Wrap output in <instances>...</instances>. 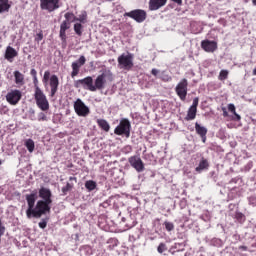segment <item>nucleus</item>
<instances>
[{"instance_id": "nucleus-27", "label": "nucleus", "mask_w": 256, "mask_h": 256, "mask_svg": "<svg viewBox=\"0 0 256 256\" xmlns=\"http://www.w3.org/2000/svg\"><path fill=\"white\" fill-rule=\"evenodd\" d=\"M65 19L64 22H67V23H73L75 21H77V16H75V14L71 13V12H67L65 15H64Z\"/></svg>"}, {"instance_id": "nucleus-13", "label": "nucleus", "mask_w": 256, "mask_h": 256, "mask_svg": "<svg viewBox=\"0 0 256 256\" xmlns=\"http://www.w3.org/2000/svg\"><path fill=\"white\" fill-rule=\"evenodd\" d=\"M21 97H23V94L20 90H11L6 95V101L9 105H17L21 101Z\"/></svg>"}, {"instance_id": "nucleus-15", "label": "nucleus", "mask_w": 256, "mask_h": 256, "mask_svg": "<svg viewBox=\"0 0 256 256\" xmlns=\"http://www.w3.org/2000/svg\"><path fill=\"white\" fill-rule=\"evenodd\" d=\"M201 48L206 51V53H215V51H217V42L211 40H203L201 42Z\"/></svg>"}, {"instance_id": "nucleus-20", "label": "nucleus", "mask_w": 256, "mask_h": 256, "mask_svg": "<svg viewBox=\"0 0 256 256\" xmlns=\"http://www.w3.org/2000/svg\"><path fill=\"white\" fill-rule=\"evenodd\" d=\"M96 123L98 127L102 129V131H105V133H109V131L111 130V125H109V122H107V120L105 119H98Z\"/></svg>"}, {"instance_id": "nucleus-46", "label": "nucleus", "mask_w": 256, "mask_h": 256, "mask_svg": "<svg viewBox=\"0 0 256 256\" xmlns=\"http://www.w3.org/2000/svg\"><path fill=\"white\" fill-rule=\"evenodd\" d=\"M151 73L154 75V77H157V75H159V70L157 69H152Z\"/></svg>"}, {"instance_id": "nucleus-43", "label": "nucleus", "mask_w": 256, "mask_h": 256, "mask_svg": "<svg viewBox=\"0 0 256 256\" xmlns=\"http://www.w3.org/2000/svg\"><path fill=\"white\" fill-rule=\"evenodd\" d=\"M38 225L40 229H45V227H47V221L43 220L42 222H39Z\"/></svg>"}, {"instance_id": "nucleus-50", "label": "nucleus", "mask_w": 256, "mask_h": 256, "mask_svg": "<svg viewBox=\"0 0 256 256\" xmlns=\"http://www.w3.org/2000/svg\"><path fill=\"white\" fill-rule=\"evenodd\" d=\"M239 249H241L242 251H247V246H240Z\"/></svg>"}, {"instance_id": "nucleus-8", "label": "nucleus", "mask_w": 256, "mask_h": 256, "mask_svg": "<svg viewBox=\"0 0 256 256\" xmlns=\"http://www.w3.org/2000/svg\"><path fill=\"white\" fill-rule=\"evenodd\" d=\"M124 17H130V19H133L136 23H143V21L147 19V12L145 10L136 9L126 12Z\"/></svg>"}, {"instance_id": "nucleus-48", "label": "nucleus", "mask_w": 256, "mask_h": 256, "mask_svg": "<svg viewBox=\"0 0 256 256\" xmlns=\"http://www.w3.org/2000/svg\"><path fill=\"white\" fill-rule=\"evenodd\" d=\"M173 3H176L177 5H183V0H172Z\"/></svg>"}, {"instance_id": "nucleus-53", "label": "nucleus", "mask_w": 256, "mask_h": 256, "mask_svg": "<svg viewBox=\"0 0 256 256\" xmlns=\"http://www.w3.org/2000/svg\"><path fill=\"white\" fill-rule=\"evenodd\" d=\"M253 75H256V67L253 69Z\"/></svg>"}, {"instance_id": "nucleus-36", "label": "nucleus", "mask_w": 256, "mask_h": 256, "mask_svg": "<svg viewBox=\"0 0 256 256\" xmlns=\"http://www.w3.org/2000/svg\"><path fill=\"white\" fill-rule=\"evenodd\" d=\"M160 79L162 81L169 82V81H171L172 78H171V76H169V74H165V72H162Z\"/></svg>"}, {"instance_id": "nucleus-18", "label": "nucleus", "mask_w": 256, "mask_h": 256, "mask_svg": "<svg viewBox=\"0 0 256 256\" xmlns=\"http://www.w3.org/2000/svg\"><path fill=\"white\" fill-rule=\"evenodd\" d=\"M18 56H19V52H17L15 48L11 46L6 47L5 54H4V59H6V61H9V63H13V59H15V57H18Z\"/></svg>"}, {"instance_id": "nucleus-49", "label": "nucleus", "mask_w": 256, "mask_h": 256, "mask_svg": "<svg viewBox=\"0 0 256 256\" xmlns=\"http://www.w3.org/2000/svg\"><path fill=\"white\" fill-rule=\"evenodd\" d=\"M201 137V139H202V141H203V143H205V141H207V135H202V136H200Z\"/></svg>"}, {"instance_id": "nucleus-31", "label": "nucleus", "mask_w": 256, "mask_h": 256, "mask_svg": "<svg viewBox=\"0 0 256 256\" xmlns=\"http://www.w3.org/2000/svg\"><path fill=\"white\" fill-rule=\"evenodd\" d=\"M76 21H79V23H85L87 21V12L83 11L79 17H76Z\"/></svg>"}, {"instance_id": "nucleus-47", "label": "nucleus", "mask_w": 256, "mask_h": 256, "mask_svg": "<svg viewBox=\"0 0 256 256\" xmlns=\"http://www.w3.org/2000/svg\"><path fill=\"white\" fill-rule=\"evenodd\" d=\"M223 117H229V113L227 112V108H222Z\"/></svg>"}, {"instance_id": "nucleus-11", "label": "nucleus", "mask_w": 256, "mask_h": 256, "mask_svg": "<svg viewBox=\"0 0 256 256\" xmlns=\"http://www.w3.org/2000/svg\"><path fill=\"white\" fill-rule=\"evenodd\" d=\"M74 110L78 117H87L90 113L89 107L79 98L74 102Z\"/></svg>"}, {"instance_id": "nucleus-7", "label": "nucleus", "mask_w": 256, "mask_h": 256, "mask_svg": "<svg viewBox=\"0 0 256 256\" xmlns=\"http://www.w3.org/2000/svg\"><path fill=\"white\" fill-rule=\"evenodd\" d=\"M61 7V0H40V8L42 11H48V13H53Z\"/></svg>"}, {"instance_id": "nucleus-12", "label": "nucleus", "mask_w": 256, "mask_h": 256, "mask_svg": "<svg viewBox=\"0 0 256 256\" xmlns=\"http://www.w3.org/2000/svg\"><path fill=\"white\" fill-rule=\"evenodd\" d=\"M128 163L137 171V173H142V171H145V164L143 163V160H141V157L135 155L131 156L128 159Z\"/></svg>"}, {"instance_id": "nucleus-52", "label": "nucleus", "mask_w": 256, "mask_h": 256, "mask_svg": "<svg viewBox=\"0 0 256 256\" xmlns=\"http://www.w3.org/2000/svg\"><path fill=\"white\" fill-rule=\"evenodd\" d=\"M252 4L256 7V0H252Z\"/></svg>"}, {"instance_id": "nucleus-23", "label": "nucleus", "mask_w": 256, "mask_h": 256, "mask_svg": "<svg viewBox=\"0 0 256 256\" xmlns=\"http://www.w3.org/2000/svg\"><path fill=\"white\" fill-rule=\"evenodd\" d=\"M195 117H197V109L190 107L185 117V121H193Z\"/></svg>"}, {"instance_id": "nucleus-3", "label": "nucleus", "mask_w": 256, "mask_h": 256, "mask_svg": "<svg viewBox=\"0 0 256 256\" xmlns=\"http://www.w3.org/2000/svg\"><path fill=\"white\" fill-rule=\"evenodd\" d=\"M53 202H45L43 200H38L35 209L32 210L31 217L35 219H40L46 213H51V204Z\"/></svg>"}, {"instance_id": "nucleus-44", "label": "nucleus", "mask_w": 256, "mask_h": 256, "mask_svg": "<svg viewBox=\"0 0 256 256\" xmlns=\"http://www.w3.org/2000/svg\"><path fill=\"white\" fill-rule=\"evenodd\" d=\"M241 119V115L237 114V112H235L234 117H232L233 121H239Z\"/></svg>"}, {"instance_id": "nucleus-16", "label": "nucleus", "mask_w": 256, "mask_h": 256, "mask_svg": "<svg viewBox=\"0 0 256 256\" xmlns=\"http://www.w3.org/2000/svg\"><path fill=\"white\" fill-rule=\"evenodd\" d=\"M39 197L42 199V201L48 202V203H53V193H51V189L41 187L39 189Z\"/></svg>"}, {"instance_id": "nucleus-21", "label": "nucleus", "mask_w": 256, "mask_h": 256, "mask_svg": "<svg viewBox=\"0 0 256 256\" xmlns=\"http://www.w3.org/2000/svg\"><path fill=\"white\" fill-rule=\"evenodd\" d=\"M13 74L16 85H25V75H23V73H21L19 70H16Z\"/></svg>"}, {"instance_id": "nucleus-41", "label": "nucleus", "mask_w": 256, "mask_h": 256, "mask_svg": "<svg viewBox=\"0 0 256 256\" xmlns=\"http://www.w3.org/2000/svg\"><path fill=\"white\" fill-rule=\"evenodd\" d=\"M228 111H230V113H233V115L237 113L235 104H228Z\"/></svg>"}, {"instance_id": "nucleus-26", "label": "nucleus", "mask_w": 256, "mask_h": 256, "mask_svg": "<svg viewBox=\"0 0 256 256\" xmlns=\"http://www.w3.org/2000/svg\"><path fill=\"white\" fill-rule=\"evenodd\" d=\"M85 188L87 189V191H95V189H97V182L93 180H88L85 182Z\"/></svg>"}, {"instance_id": "nucleus-25", "label": "nucleus", "mask_w": 256, "mask_h": 256, "mask_svg": "<svg viewBox=\"0 0 256 256\" xmlns=\"http://www.w3.org/2000/svg\"><path fill=\"white\" fill-rule=\"evenodd\" d=\"M195 131L201 137L207 135V128L200 126L199 123H195Z\"/></svg>"}, {"instance_id": "nucleus-29", "label": "nucleus", "mask_w": 256, "mask_h": 256, "mask_svg": "<svg viewBox=\"0 0 256 256\" xmlns=\"http://www.w3.org/2000/svg\"><path fill=\"white\" fill-rule=\"evenodd\" d=\"M74 31L78 37H81L83 35V25L81 23L74 24Z\"/></svg>"}, {"instance_id": "nucleus-42", "label": "nucleus", "mask_w": 256, "mask_h": 256, "mask_svg": "<svg viewBox=\"0 0 256 256\" xmlns=\"http://www.w3.org/2000/svg\"><path fill=\"white\" fill-rule=\"evenodd\" d=\"M36 41H43V32H39L37 35H36Z\"/></svg>"}, {"instance_id": "nucleus-39", "label": "nucleus", "mask_w": 256, "mask_h": 256, "mask_svg": "<svg viewBox=\"0 0 256 256\" xmlns=\"http://www.w3.org/2000/svg\"><path fill=\"white\" fill-rule=\"evenodd\" d=\"M38 121H47V115H45L43 112H40L38 114Z\"/></svg>"}, {"instance_id": "nucleus-34", "label": "nucleus", "mask_w": 256, "mask_h": 256, "mask_svg": "<svg viewBox=\"0 0 256 256\" xmlns=\"http://www.w3.org/2000/svg\"><path fill=\"white\" fill-rule=\"evenodd\" d=\"M235 219H237L239 223H242V221H245V214L241 212H236Z\"/></svg>"}, {"instance_id": "nucleus-6", "label": "nucleus", "mask_w": 256, "mask_h": 256, "mask_svg": "<svg viewBox=\"0 0 256 256\" xmlns=\"http://www.w3.org/2000/svg\"><path fill=\"white\" fill-rule=\"evenodd\" d=\"M118 65L120 69L131 71L133 69V54H122L118 57Z\"/></svg>"}, {"instance_id": "nucleus-10", "label": "nucleus", "mask_w": 256, "mask_h": 256, "mask_svg": "<svg viewBox=\"0 0 256 256\" xmlns=\"http://www.w3.org/2000/svg\"><path fill=\"white\" fill-rule=\"evenodd\" d=\"M27 201L28 209L26 210V217L31 219V213L35 209V201H37V191H33L31 194L25 196Z\"/></svg>"}, {"instance_id": "nucleus-51", "label": "nucleus", "mask_w": 256, "mask_h": 256, "mask_svg": "<svg viewBox=\"0 0 256 256\" xmlns=\"http://www.w3.org/2000/svg\"><path fill=\"white\" fill-rule=\"evenodd\" d=\"M69 181H77V177L71 176V177L69 178Z\"/></svg>"}, {"instance_id": "nucleus-33", "label": "nucleus", "mask_w": 256, "mask_h": 256, "mask_svg": "<svg viewBox=\"0 0 256 256\" xmlns=\"http://www.w3.org/2000/svg\"><path fill=\"white\" fill-rule=\"evenodd\" d=\"M164 227L166 229V231H173L175 229V224H173L172 222H164Z\"/></svg>"}, {"instance_id": "nucleus-9", "label": "nucleus", "mask_w": 256, "mask_h": 256, "mask_svg": "<svg viewBox=\"0 0 256 256\" xmlns=\"http://www.w3.org/2000/svg\"><path fill=\"white\" fill-rule=\"evenodd\" d=\"M187 87H189V82L187 81V78H183L176 85L175 91L181 101H185V99H187Z\"/></svg>"}, {"instance_id": "nucleus-54", "label": "nucleus", "mask_w": 256, "mask_h": 256, "mask_svg": "<svg viewBox=\"0 0 256 256\" xmlns=\"http://www.w3.org/2000/svg\"><path fill=\"white\" fill-rule=\"evenodd\" d=\"M0 165H1V160H0Z\"/></svg>"}, {"instance_id": "nucleus-4", "label": "nucleus", "mask_w": 256, "mask_h": 256, "mask_svg": "<svg viewBox=\"0 0 256 256\" xmlns=\"http://www.w3.org/2000/svg\"><path fill=\"white\" fill-rule=\"evenodd\" d=\"M34 99L37 107L41 111H49V100H47V96L43 93V90L37 89V92H34Z\"/></svg>"}, {"instance_id": "nucleus-19", "label": "nucleus", "mask_w": 256, "mask_h": 256, "mask_svg": "<svg viewBox=\"0 0 256 256\" xmlns=\"http://www.w3.org/2000/svg\"><path fill=\"white\" fill-rule=\"evenodd\" d=\"M71 28V23L63 21L60 25V38L62 41H67V29Z\"/></svg>"}, {"instance_id": "nucleus-2", "label": "nucleus", "mask_w": 256, "mask_h": 256, "mask_svg": "<svg viewBox=\"0 0 256 256\" xmlns=\"http://www.w3.org/2000/svg\"><path fill=\"white\" fill-rule=\"evenodd\" d=\"M42 82L45 87L50 86V97H55L57 91H59V77L55 74L51 76L49 70L44 72Z\"/></svg>"}, {"instance_id": "nucleus-35", "label": "nucleus", "mask_w": 256, "mask_h": 256, "mask_svg": "<svg viewBox=\"0 0 256 256\" xmlns=\"http://www.w3.org/2000/svg\"><path fill=\"white\" fill-rule=\"evenodd\" d=\"M158 253H163L164 251H167V245L165 243H160L157 247Z\"/></svg>"}, {"instance_id": "nucleus-38", "label": "nucleus", "mask_w": 256, "mask_h": 256, "mask_svg": "<svg viewBox=\"0 0 256 256\" xmlns=\"http://www.w3.org/2000/svg\"><path fill=\"white\" fill-rule=\"evenodd\" d=\"M5 235V226H3V222L0 220V244H1V237Z\"/></svg>"}, {"instance_id": "nucleus-22", "label": "nucleus", "mask_w": 256, "mask_h": 256, "mask_svg": "<svg viewBox=\"0 0 256 256\" xmlns=\"http://www.w3.org/2000/svg\"><path fill=\"white\" fill-rule=\"evenodd\" d=\"M204 169H209V161H207L205 158H202L198 167L195 168V171L197 173H201V171H204Z\"/></svg>"}, {"instance_id": "nucleus-32", "label": "nucleus", "mask_w": 256, "mask_h": 256, "mask_svg": "<svg viewBox=\"0 0 256 256\" xmlns=\"http://www.w3.org/2000/svg\"><path fill=\"white\" fill-rule=\"evenodd\" d=\"M71 189H73V185H71V183H67L66 186L62 187V193L63 195H67V193H69V191H71Z\"/></svg>"}, {"instance_id": "nucleus-17", "label": "nucleus", "mask_w": 256, "mask_h": 256, "mask_svg": "<svg viewBox=\"0 0 256 256\" xmlns=\"http://www.w3.org/2000/svg\"><path fill=\"white\" fill-rule=\"evenodd\" d=\"M149 11H159L161 7H165L167 5V0H149Z\"/></svg>"}, {"instance_id": "nucleus-24", "label": "nucleus", "mask_w": 256, "mask_h": 256, "mask_svg": "<svg viewBox=\"0 0 256 256\" xmlns=\"http://www.w3.org/2000/svg\"><path fill=\"white\" fill-rule=\"evenodd\" d=\"M11 9V4L9 0H0V13H5Z\"/></svg>"}, {"instance_id": "nucleus-40", "label": "nucleus", "mask_w": 256, "mask_h": 256, "mask_svg": "<svg viewBox=\"0 0 256 256\" xmlns=\"http://www.w3.org/2000/svg\"><path fill=\"white\" fill-rule=\"evenodd\" d=\"M33 83H34L35 92H37V89H41L39 88V79H37V76L33 78Z\"/></svg>"}, {"instance_id": "nucleus-45", "label": "nucleus", "mask_w": 256, "mask_h": 256, "mask_svg": "<svg viewBox=\"0 0 256 256\" xmlns=\"http://www.w3.org/2000/svg\"><path fill=\"white\" fill-rule=\"evenodd\" d=\"M30 75H32V77H37V70H35V68H32L30 71Z\"/></svg>"}, {"instance_id": "nucleus-28", "label": "nucleus", "mask_w": 256, "mask_h": 256, "mask_svg": "<svg viewBox=\"0 0 256 256\" xmlns=\"http://www.w3.org/2000/svg\"><path fill=\"white\" fill-rule=\"evenodd\" d=\"M25 147L28 149L29 153L35 151V142L32 139H28L25 142Z\"/></svg>"}, {"instance_id": "nucleus-30", "label": "nucleus", "mask_w": 256, "mask_h": 256, "mask_svg": "<svg viewBox=\"0 0 256 256\" xmlns=\"http://www.w3.org/2000/svg\"><path fill=\"white\" fill-rule=\"evenodd\" d=\"M229 77V70H221L218 76L219 81H225Z\"/></svg>"}, {"instance_id": "nucleus-5", "label": "nucleus", "mask_w": 256, "mask_h": 256, "mask_svg": "<svg viewBox=\"0 0 256 256\" xmlns=\"http://www.w3.org/2000/svg\"><path fill=\"white\" fill-rule=\"evenodd\" d=\"M115 135H125L127 138L131 137V122L129 119L123 118L119 125L114 129Z\"/></svg>"}, {"instance_id": "nucleus-14", "label": "nucleus", "mask_w": 256, "mask_h": 256, "mask_svg": "<svg viewBox=\"0 0 256 256\" xmlns=\"http://www.w3.org/2000/svg\"><path fill=\"white\" fill-rule=\"evenodd\" d=\"M85 63H87V59L85 58V56H80L76 62H73L71 65V77H77V75H79V71H81V67H83Z\"/></svg>"}, {"instance_id": "nucleus-37", "label": "nucleus", "mask_w": 256, "mask_h": 256, "mask_svg": "<svg viewBox=\"0 0 256 256\" xmlns=\"http://www.w3.org/2000/svg\"><path fill=\"white\" fill-rule=\"evenodd\" d=\"M197 107H199V98L196 97V98L193 99V103L190 106V108L197 110Z\"/></svg>"}, {"instance_id": "nucleus-1", "label": "nucleus", "mask_w": 256, "mask_h": 256, "mask_svg": "<svg viewBox=\"0 0 256 256\" xmlns=\"http://www.w3.org/2000/svg\"><path fill=\"white\" fill-rule=\"evenodd\" d=\"M108 81H113V73L111 70L105 71L102 74L98 75L93 84V77L87 76L84 79L77 80L75 82V87H83V89H87L88 91H101L105 89V83Z\"/></svg>"}]
</instances>
